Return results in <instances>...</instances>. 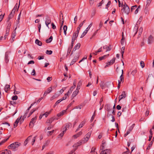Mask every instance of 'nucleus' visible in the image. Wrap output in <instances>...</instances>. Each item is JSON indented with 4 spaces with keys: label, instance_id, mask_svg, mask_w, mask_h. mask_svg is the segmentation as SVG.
<instances>
[{
    "label": "nucleus",
    "instance_id": "obj_23",
    "mask_svg": "<svg viewBox=\"0 0 154 154\" xmlns=\"http://www.w3.org/2000/svg\"><path fill=\"white\" fill-rule=\"evenodd\" d=\"M10 89V85H6L5 88V90L6 92Z\"/></svg>",
    "mask_w": 154,
    "mask_h": 154
},
{
    "label": "nucleus",
    "instance_id": "obj_20",
    "mask_svg": "<svg viewBox=\"0 0 154 154\" xmlns=\"http://www.w3.org/2000/svg\"><path fill=\"white\" fill-rule=\"evenodd\" d=\"M72 124L70 123H68L66 124V125L65 127H63V129H64V128H70L72 127Z\"/></svg>",
    "mask_w": 154,
    "mask_h": 154
},
{
    "label": "nucleus",
    "instance_id": "obj_4",
    "mask_svg": "<svg viewBox=\"0 0 154 154\" xmlns=\"http://www.w3.org/2000/svg\"><path fill=\"white\" fill-rule=\"evenodd\" d=\"M10 53V52L8 51V52H6L5 53V62L6 63H7L9 61V59H8L9 55Z\"/></svg>",
    "mask_w": 154,
    "mask_h": 154
},
{
    "label": "nucleus",
    "instance_id": "obj_43",
    "mask_svg": "<svg viewBox=\"0 0 154 154\" xmlns=\"http://www.w3.org/2000/svg\"><path fill=\"white\" fill-rule=\"evenodd\" d=\"M51 111H50L49 112H46L45 113L42 114V116H45V117H47V116H48L49 114L51 113Z\"/></svg>",
    "mask_w": 154,
    "mask_h": 154
},
{
    "label": "nucleus",
    "instance_id": "obj_2",
    "mask_svg": "<svg viewBox=\"0 0 154 154\" xmlns=\"http://www.w3.org/2000/svg\"><path fill=\"white\" fill-rule=\"evenodd\" d=\"M21 145V143L18 142H16L13 143L9 146H8V149H15L17 148H18Z\"/></svg>",
    "mask_w": 154,
    "mask_h": 154
},
{
    "label": "nucleus",
    "instance_id": "obj_26",
    "mask_svg": "<svg viewBox=\"0 0 154 154\" xmlns=\"http://www.w3.org/2000/svg\"><path fill=\"white\" fill-rule=\"evenodd\" d=\"M52 39L53 37L52 36H51L48 39L46 40V42L47 43H50L52 41Z\"/></svg>",
    "mask_w": 154,
    "mask_h": 154
},
{
    "label": "nucleus",
    "instance_id": "obj_17",
    "mask_svg": "<svg viewBox=\"0 0 154 154\" xmlns=\"http://www.w3.org/2000/svg\"><path fill=\"white\" fill-rule=\"evenodd\" d=\"M11 154V151L8 149H5L3 151L2 154Z\"/></svg>",
    "mask_w": 154,
    "mask_h": 154
},
{
    "label": "nucleus",
    "instance_id": "obj_9",
    "mask_svg": "<svg viewBox=\"0 0 154 154\" xmlns=\"http://www.w3.org/2000/svg\"><path fill=\"white\" fill-rule=\"evenodd\" d=\"M51 22V20L50 18L49 17H47L46 18L45 21V23L46 26L48 27V25L50 24Z\"/></svg>",
    "mask_w": 154,
    "mask_h": 154
},
{
    "label": "nucleus",
    "instance_id": "obj_60",
    "mask_svg": "<svg viewBox=\"0 0 154 154\" xmlns=\"http://www.w3.org/2000/svg\"><path fill=\"white\" fill-rule=\"evenodd\" d=\"M31 75H35V70L34 69H33L32 72L31 73Z\"/></svg>",
    "mask_w": 154,
    "mask_h": 154
},
{
    "label": "nucleus",
    "instance_id": "obj_42",
    "mask_svg": "<svg viewBox=\"0 0 154 154\" xmlns=\"http://www.w3.org/2000/svg\"><path fill=\"white\" fill-rule=\"evenodd\" d=\"M132 130H130V128H129V129L127 131L126 133L125 134L124 136L125 137L128 134H129L131 131H132Z\"/></svg>",
    "mask_w": 154,
    "mask_h": 154
},
{
    "label": "nucleus",
    "instance_id": "obj_28",
    "mask_svg": "<svg viewBox=\"0 0 154 154\" xmlns=\"http://www.w3.org/2000/svg\"><path fill=\"white\" fill-rule=\"evenodd\" d=\"M66 111L65 110H64L60 112V113L58 114L57 116L58 117H60L61 116L63 115L64 113L66 112Z\"/></svg>",
    "mask_w": 154,
    "mask_h": 154
},
{
    "label": "nucleus",
    "instance_id": "obj_6",
    "mask_svg": "<svg viewBox=\"0 0 154 154\" xmlns=\"http://www.w3.org/2000/svg\"><path fill=\"white\" fill-rule=\"evenodd\" d=\"M126 97V94L125 91H123L121 95H120L119 97V101L121 99L125 98Z\"/></svg>",
    "mask_w": 154,
    "mask_h": 154
},
{
    "label": "nucleus",
    "instance_id": "obj_27",
    "mask_svg": "<svg viewBox=\"0 0 154 154\" xmlns=\"http://www.w3.org/2000/svg\"><path fill=\"white\" fill-rule=\"evenodd\" d=\"M143 27H141L139 29V32H138V33H139L138 37H140V36L141 35V34L142 32H143Z\"/></svg>",
    "mask_w": 154,
    "mask_h": 154
},
{
    "label": "nucleus",
    "instance_id": "obj_29",
    "mask_svg": "<svg viewBox=\"0 0 154 154\" xmlns=\"http://www.w3.org/2000/svg\"><path fill=\"white\" fill-rule=\"evenodd\" d=\"M67 27L66 25H64L63 27V30L64 33L65 35L66 34V31L67 30Z\"/></svg>",
    "mask_w": 154,
    "mask_h": 154
},
{
    "label": "nucleus",
    "instance_id": "obj_32",
    "mask_svg": "<svg viewBox=\"0 0 154 154\" xmlns=\"http://www.w3.org/2000/svg\"><path fill=\"white\" fill-rule=\"evenodd\" d=\"M103 48L104 49H106V51H109L111 50V49L109 48V47L108 46H105L103 47Z\"/></svg>",
    "mask_w": 154,
    "mask_h": 154
},
{
    "label": "nucleus",
    "instance_id": "obj_22",
    "mask_svg": "<svg viewBox=\"0 0 154 154\" xmlns=\"http://www.w3.org/2000/svg\"><path fill=\"white\" fill-rule=\"evenodd\" d=\"M82 143V142L81 141H79L78 143H75V144H74L73 145V147H77L78 146H79L81 145Z\"/></svg>",
    "mask_w": 154,
    "mask_h": 154
},
{
    "label": "nucleus",
    "instance_id": "obj_15",
    "mask_svg": "<svg viewBox=\"0 0 154 154\" xmlns=\"http://www.w3.org/2000/svg\"><path fill=\"white\" fill-rule=\"evenodd\" d=\"M17 28L16 27L14 31V32L12 33L11 35V38H12V42H13L14 41V38L16 35V31H15V30L17 29Z\"/></svg>",
    "mask_w": 154,
    "mask_h": 154
},
{
    "label": "nucleus",
    "instance_id": "obj_37",
    "mask_svg": "<svg viewBox=\"0 0 154 154\" xmlns=\"http://www.w3.org/2000/svg\"><path fill=\"white\" fill-rule=\"evenodd\" d=\"M52 91V88L51 87L49 88L47 91H47V94H49L50 93L51 91Z\"/></svg>",
    "mask_w": 154,
    "mask_h": 154
},
{
    "label": "nucleus",
    "instance_id": "obj_54",
    "mask_svg": "<svg viewBox=\"0 0 154 154\" xmlns=\"http://www.w3.org/2000/svg\"><path fill=\"white\" fill-rule=\"evenodd\" d=\"M63 134L61 133L58 136V137L59 138H60V139H61L62 137H63Z\"/></svg>",
    "mask_w": 154,
    "mask_h": 154
},
{
    "label": "nucleus",
    "instance_id": "obj_35",
    "mask_svg": "<svg viewBox=\"0 0 154 154\" xmlns=\"http://www.w3.org/2000/svg\"><path fill=\"white\" fill-rule=\"evenodd\" d=\"M152 141H151L149 143V144L148 146L146 148V150L147 151L148 150H149L150 147H151L152 145Z\"/></svg>",
    "mask_w": 154,
    "mask_h": 154
},
{
    "label": "nucleus",
    "instance_id": "obj_12",
    "mask_svg": "<svg viewBox=\"0 0 154 154\" xmlns=\"http://www.w3.org/2000/svg\"><path fill=\"white\" fill-rule=\"evenodd\" d=\"M122 74L121 76L120 77V80H119L118 81H120V83L122 82H123L124 81V78L123 77V69H122Z\"/></svg>",
    "mask_w": 154,
    "mask_h": 154
},
{
    "label": "nucleus",
    "instance_id": "obj_62",
    "mask_svg": "<svg viewBox=\"0 0 154 154\" xmlns=\"http://www.w3.org/2000/svg\"><path fill=\"white\" fill-rule=\"evenodd\" d=\"M71 92L72 91H70V90H69L66 94H65V95L67 96H68L71 93Z\"/></svg>",
    "mask_w": 154,
    "mask_h": 154
},
{
    "label": "nucleus",
    "instance_id": "obj_50",
    "mask_svg": "<svg viewBox=\"0 0 154 154\" xmlns=\"http://www.w3.org/2000/svg\"><path fill=\"white\" fill-rule=\"evenodd\" d=\"M140 65L142 68H143L145 66L144 63L143 61H141L140 62Z\"/></svg>",
    "mask_w": 154,
    "mask_h": 154
},
{
    "label": "nucleus",
    "instance_id": "obj_44",
    "mask_svg": "<svg viewBox=\"0 0 154 154\" xmlns=\"http://www.w3.org/2000/svg\"><path fill=\"white\" fill-rule=\"evenodd\" d=\"M78 35V34H77V33L76 32H74L73 33L72 38H75V39L77 37Z\"/></svg>",
    "mask_w": 154,
    "mask_h": 154
},
{
    "label": "nucleus",
    "instance_id": "obj_14",
    "mask_svg": "<svg viewBox=\"0 0 154 154\" xmlns=\"http://www.w3.org/2000/svg\"><path fill=\"white\" fill-rule=\"evenodd\" d=\"M15 13H12V11H11L9 14L8 17V19L7 20V22H8L9 21V20L11 18H12L13 17L14 15V14Z\"/></svg>",
    "mask_w": 154,
    "mask_h": 154
},
{
    "label": "nucleus",
    "instance_id": "obj_34",
    "mask_svg": "<svg viewBox=\"0 0 154 154\" xmlns=\"http://www.w3.org/2000/svg\"><path fill=\"white\" fill-rule=\"evenodd\" d=\"M109 54H108L107 55H105L103 56L100 57L99 58V60H103V59H104L105 58V57H108L109 56Z\"/></svg>",
    "mask_w": 154,
    "mask_h": 154
},
{
    "label": "nucleus",
    "instance_id": "obj_58",
    "mask_svg": "<svg viewBox=\"0 0 154 154\" xmlns=\"http://www.w3.org/2000/svg\"><path fill=\"white\" fill-rule=\"evenodd\" d=\"M18 98V97L17 95H15L12 97V100H17Z\"/></svg>",
    "mask_w": 154,
    "mask_h": 154
},
{
    "label": "nucleus",
    "instance_id": "obj_59",
    "mask_svg": "<svg viewBox=\"0 0 154 154\" xmlns=\"http://www.w3.org/2000/svg\"><path fill=\"white\" fill-rule=\"evenodd\" d=\"M75 40V38H72V43H71L72 44H71V46L73 47V45L74 43Z\"/></svg>",
    "mask_w": 154,
    "mask_h": 154
},
{
    "label": "nucleus",
    "instance_id": "obj_16",
    "mask_svg": "<svg viewBox=\"0 0 154 154\" xmlns=\"http://www.w3.org/2000/svg\"><path fill=\"white\" fill-rule=\"evenodd\" d=\"M54 119H55L53 118H51L47 120L46 122V123L48 124H49L48 125H49L51 124L52 122L54 120Z\"/></svg>",
    "mask_w": 154,
    "mask_h": 154
},
{
    "label": "nucleus",
    "instance_id": "obj_41",
    "mask_svg": "<svg viewBox=\"0 0 154 154\" xmlns=\"http://www.w3.org/2000/svg\"><path fill=\"white\" fill-rule=\"evenodd\" d=\"M38 108L35 109H32L29 112V115H31L35 111L38 109Z\"/></svg>",
    "mask_w": 154,
    "mask_h": 154
},
{
    "label": "nucleus",
    "instance_id": "obj_39",
    "mask_svg": "<svg viewBox=\"0 0 154 154\" xmlns=\"http://www.w3.org/2000/svg\"><path fill=\"white\" fill-rule=\"evenodd\" d=\"M72 47H72L70 46L68 48V50L67 53V55H69V54L70 53V52L72 50Z\"/></svg>",
    "mask_w": 154,
    "mask_h": 154
},
{
    "label": "nucleus",
    "instance_id": "obj_19",
    "mask_svg": "<svg viewBox=\"0 0 154 154\" xmlns=\"http://www.w3.org/2000/svg\"><path fill=\"white\" fill-rule=\"evenodd\" d=\"M32 136L31 135L29 136L28 138L25 140L24 143V146H25L28 143V141L31 139Z\"/></svg>",
    "mask_w": 154,
    "mask_h": 154
},
{
    "label": "nucleus",
    "instance_id": "obj_5",
    "mask_svg": "<svg viewBox=\"0 0 154 154\" xmlns=\"http://www.w3.org/2000/svg\"><path fill=\"white\" fill-rule=\"evenodd\" d=\"M80 45H81L80 43L77 44L73 48L71 55L72 54L73 51H75L76 49H79L80 47Z\"/></svg>",
    "mask_w": 154,
    "mask_h": 154
},
{
    "label": "nucleus",
    "instance_id": "obj_7",
    "mask_svg": "<svg viewBox=\"0 0 154 154\" xmlns=\"http://www.w3.org/2000/svg\"><path fill=\"white\" fill-rule=\"evenodd\" d=\"M115 59L116 58H114L112 60H111L110 61L108 62V63H107V64L105 66V67L112 64L115 62Z\"/></svg>",
    "mask_w": 154,
    "mask_h": 154
},
{
    "label": "nucleus",
    "instance_id": "obj_33",
    "mask_svg": "<svg viewBox=\"0 0 154 154\" xmlns=\"http://www.w3.org/2000/svg\"><path fill=\"white\" fill-rule=\"evenodd\" d=\"M152 0H147L146 8H147L151 2Z\"/></svg>",
    "mask_w": 154,
    "mask_h": 154
},
{
    "label": "nucleus",
    "instance_id": "obj_49",
    "mask_svg": "<svg viewBox=\"0 0 154 154\" xmlns=\"http://www.w3.org/2000/svg\"><path fill=\"white\" fill-rule=\"evenodd\" d=\"M46 53L48 54H51L52 53V51L51 50H47L46 51Z\"/></svg>",
    "mask_w": 154,
    "mask_h": 154
},
{
    "label": "nucleus",
    "instance_id": "obj_53",
    "mask_svg": "<svg viewBox=\"0 0 154 154\" xmlns=\"http://www.w3.org/2000/svg\"><path fill=\"white\" fill-rule=\"evenodd\" d=\"M137 5H135L134 6H132L131 8V11H132L133 10L135 9V8H137Z\"/></svg>",
    "mask_w": 154,
    "mask_h": 154
},
{
    "label": "nucleus",
    "instance_id": "obj_24",
    "mask_svg": "<svg viewBox=\"0 0 154 154\" xmlns=\"http://www.w3.org/2000/svg\"><path fill=\"white\" fill-rule=\"evenodd\" d=\"M78 57H76V58H75L74 59H73L72 60L71 62V63L70 64V66L72 65L73 64H74L77 61V60H78Z\"/></svg>",
    "mask_w": 154,
    "mask_h": 154
},
{
    "label": "nucleus",
    "instance_id": "obj_25",
    "mask_svg": "<svg viewBox=\"0 0 154 154\" xmlns=\"http://www.w3.org/2000/svg\"><path fill=\"white\" fill-rule=\"evenodd\" d=\"M35 43L36 44L40 46L42 45V43L37 39L35 40Z\"/></svg>",
    "mask_w": 154,
    "mask_h": 154
},
{
    "label": "nucleus",
    "instance_id": "obj_10",
    "mask_svg": "<svg viewBox=\"0 0 154 154\" xmlns=\"http://www.w3.org/2000/svg\"><path fill=\"white\" fill-rule=\"evenodd\" d=\"M148 44H150L151 43L153 42V36L150 35L148 37Z\"/></svg>",
    "mask_w": 154,
    "mask_h": 154
},
{
    "label": "nucleus",
    "instance_id": "obj_13",
    "mask_svg": "<svg viewBox=\"0 0 154 154\" xmlns=\"http://www.w3.org/2000/svg\"><path fill=\"white\" fill-rule=\"evenodd\" d=\"M82 134V131H80L77 133L76 134L73 135V137L74 139H75L81 136Z\"/></svg>",
    "mask_w": 154,
    "mask_h": 154
},
{
    "label": "nucleus",
    "instance_id": "obj_36",
    "mask_svg": "<svg viewBox=\"0 0 154 154\" xmlns=\"http://www.w3.org/2000/svg\"><path fill=\"white\" fill-rule=\"evenodd\" d=\"M7 29H10L11 26V23L9 21L8 22H7Z\"/></svg>",
    "mask_w": 154,
    "mask_h": 154
},
{
    "label": "nucleus",
    "instance_id": "obj_64",
    "mask_svg": "<svg viewBox=\"0 0 154 154\" xmlns=\"http://www.w3.org/2000/svg\"><path fill=\"white\" fill-rule=\"evenodd\" d=\"M127 151L126 152H123L122 154H128L129 153V150L127 148Z\"/></svg>",
    "mask_w": 154,
    "mask_h": 154
},
{
    "label": "nucleus",
    "instance_id": "obj_45",
    "mask_svg": "<svg viewBox=\"0 0 154 154\" xmlns=\"http://www.w3.org/2000/svg\"><path fill=\"white\" fill-rule=\"evenodd\" d=\"M57 95L55 94L54 95H53L51 98H50V100L52 101L54 99H55L56 98H57Z\"/></svg>",
    "mask_w": 154,
    "mask_h": 154
},
{
    "label": "nucleus",
    "instance_id": "obj_47",
    "mask_svg": "<svg viewBox=\"0 0 154 154\" xmlns=\"http://www.w3.org/2000/svg\"><path fill=\"white\" fill-rule=\"evenodd\" d=\"M137 72V70L135 69L132 71V72H131V74H132L133 75H134Z\"/></svg>",
    "mask_w": 154,
    "mask_h": 154
},
{
    "label": "nucleus",
    "instance_id": "obj_55",
    "mask_svg": "<svg viewBox=\"0 0 154 154\" xmlns=\"http://www.w3.org/2000/svg\"><path fill=\"white\" fill-rule=\"evenodd\" d=\"M61 101V100L60 99L58 100L55 103L54 106H56L57 104L59 103Z\"/></svg>",
    "mask_w": 154,
    "mask_h": 154
},
{
    "label": "nucleus",
    "instance_id": "obj_3",
    "mask_svg": "<svg viewBox=\"0 0 154 154\" xmlns=\"http://www.w3.org/2000/svg\"><path fill=\"white\" fill-rule=\"evenodd\" d=\"M92 25V23H91L88 26V27L86 28V30L83 32V33L82 34L80 38H83L87 33L88 31L89 30L90 28L91 27Z\"/></svg>",
    "mask_w": 154,
    "mask_h": 154
},
{
    "label": "nucleus",
    "instance_id": "obj_56",
    "mask_svg": "<svg viewBox=\"0 0 154 154\" xmlns=\"http://www.w3.org/2000/svg\"><path fill=\"white\" fill-rule=\"evenodd\" d=\"M85 20H84L82 23H81L79 25V26L78 27L79 28H81L82 26L84 23H85Z\"/></svg>",
    "mask_w": 154,
    "mask_h": 154
},
{
    "label": "nucleus",
    "instance_id": "obj_21",
    "mask_svg": "<svg viewBox=\"0 0 154 154\" xmlns=\"http://www.w3.org/2000/svg\"><path fill=\"white\" fill-rule=\"evenodd\" d=\"M91 134V132H88L87 134L86 135V138H87V139H86L85 140H84L85 141V142H87L88 141V139L90 137Z\"/></svg>",
    "mask_w": 154,
    "mask_h": 154
},
{
    "label": "nucleus",
    "instance_id": "obj_48",
    "mask_svg": "<svg viewBox=\"0 0 154 154\" xmlns=\"http://www.w3.org/2000/svg\"><path fill=\"white\" fill-rule=\"evenodd\" d=\"M22 117V116H21L20 118H18L14 123L15 124H16L17 125L18 123L19 122L20 120L21 119Z\"/></svg>",
    "mask_w": 154,
    "mask_h": 154
},
{
    "label": "nucleus",
    "instance_id": "obj_31",
    "mask_svg": "<svg viewBox=\"0 0 154 154\" xmlns=\"http://www.w3.org/2000/svg\"><path fill=\"white\" fill-rule=\"evenodd\" d=\"M85 122L84 121H82V122L79 126V128H82L83 125H85Z\"/></svg>",
    "mask_w": 154,
    "mask_h": 154
},
{
    "label": "nucleus",
    "instance_id": "obj_38",
    "mask_svg": "<svg viewBox=\"0 0 154 154\" xmlns=\"http://www.w3.org/2000/svg\"><path fill=\"white\" fill-rule=\"evenodd\" d=\"M82 82L81 80L79 81L77 84V87L80 88L81 86L82 85Z\"/></svg>",
    "mask_w": 154,
    "mask_h": 154
},
{
    "label": "nucleus",
    "instance_id": "obj_40",
    "mask_svg": "<svg viewBox=\"0 0 154 154\" xmlns=\"http://www.w3.org/2000/svg\"><path fill=\"white\" fill-rule=\"evenodd\" d=\"M35 103V102L32 104H31L30 106L28 108L26 111L27 112V113H28L29 112V110L31 108L32 106L34 105V104Z\"/></svg>",
    "mask_w": 154,
    "mask_h": 154
},
{
    "label": "nucleus",
    "instance_id": "obj_18",
    "mask_svg": "<svg viewBox=\"0 0 154 154\" xmlns=\"http://www.w3.org/2000/svg\"><path fill=\"white\" fill-rule=\"evenodd\" d=\"M79 92V91H75L73 93L72 97L71 98L72 99L75 97L77 94H78Z\"/></svg>",
    "mask_w": 154,
    "mask_h": 154
},
{
    "label": "nucleus",
    "instance_id": "obj_46",
    "mask_svg": "<svg viewBox=\"0 0 154 154\" xmlns=\"http://www.w3.org/2000/svg\"><path fill=\"white\" fill-rule=\"evenodd\" d=\"M125 38H122L121 40V44L122 45H124L125 42Z\"/></svg>",
    "mask_w": 154,
    "mask_h": 154
},
{
    "label": "nucleus",
    "instance_id": "obj_8",
    "mask_svg": "<svg viewBox=\"0 0 154 154\" xmlns=\"http://www.w3.org/2000/svg\"><path fill=\"white\" fill-rule=\"evenodd\" d=\"M111 150L109 149H106L102 151L100 154H110Z\"/></svg>",
    "mask_w": 154,
    "mask_h": 154
},
{
    "label": "nucleus",
    "instance_id": "obj_51",
    "mask_svg": "<svg viewBox=\"0 0 154 154\" xmlns=\"http://www.w3.org/2000/svg\"><path fill=\"white\" fill-rule=\"evenodd\" d=\"M36 137H37V136H35V137H34L33 138L32 140V145H33L34 144V143L35 142V138H36Z\"/></svg>",
    "mask_w": 154,
    "mask_h": 154
},
{
    "label": "nucleus",
    "instance_id": "obj_30",
    "mask_svg": "<svg viewBox=\"0 0 154 154\" xmlns=\"http://www.w3.org/2000/svg\"><path fill=\"white\" fill-rule=\"evenodd\" d=\"M9 138V137H8L7 139H4L3 140L1 141L0 142V145H2L4 143H5L6 141L8 140Z\"/></svg>",
    "mask_w": 154,
    "mask_h": 154
},
{
    "label": "nucleus",
    "instance_id": "obj_63",
    "mask_svg": "<svg viewBox=\"0 0 154 154\" xmlns=\"http://www.w3.org/2000/svg\"><path fill=\"white\" fill-rule=\"evenodd\" d=\"M66 98H67V96L66 95H65V94L64 96L62 98L60 99V100H61V101H62L66 99Z\"/></svg>",
    "mask_w": 154,
    "mask_h": 154
},
{
    "label": "nucleus",
    "instance_id": "obj_11",
    "mask_svg": "<svg viewBox=\"0 0 154 154\" xmlns=\"http://www.w3.org/2000/svg\"><path fill=\"white\" fill-rule=\"evenodd\" d=\"M36 119V116H35V117L34 118H32L31 119V121L30 122L29 125L32 126L34 125V123L35 122V120Z\"/></svg>",
    "mask_w": 154,
    "mask_h": 154
},
{
    "label": "nucleus",
    "instance_id": "obj_52",
    "mask_svg": "<svg viewBox=\"0 0 154 154\" xmlns=\"http://www.w3.org/2000/svg\"><path fill=\"white\" fill-rule=\"evenodd\" d=\"M54 130H53L52 131H49L48 132V135H51L54 132Z\"/></svg>",
    "mask_w": 154,
    "mask_h": 154
},
{
    "label": "nucleus",
    "instance_id": "obj_57",
    "mask_svg": "<svg viewBox=\"0 0 154 154\" xmlns=\"http://www.w3.org/2000/svg\"><path fill=\"white\" fill-rule=\"evenodd\" d=\"M96 148L94 147H92L91 149V153H95Z\"/></svg>",
    "mask_w": 154,
    "mask_h": 154
},
{
    "label": "nucleus",
    "instance_id": "obj_1",
    "mask_svg": "<svg viewBox=\"0 0 154 154\" xmlns=\"http://www.w3.org/2000/svg\"><path fill=\"white\" fill-rule=\"evenodd\" d=\"M121 7L122 8L121 10L122 13L128 14L130 12V9L129 6L125 2L124 3H122Z\"/></svg>",
    "mask_w": 154,
    "mask_h": 154
},
{
    "label": "nucleus",
    "instance_id": "obj_61",
    "mask_svg": "<svg viewBox=\"0 0 154 154\" xmlns=\"http://www.w3.org/2000/svg\"><path fill=\"white\" fill-rule=\"evenodd\" d=\"M74 102V100L72 101L70 104H69L67 106V108L70 107L71 105Z\"/></svg>",
    "mask_w": 154,
    "mask_h": 154
}]
</instances>
